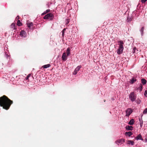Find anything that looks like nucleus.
<instances>
[{"label": "nucleus", "instance_id": "f257e3e1", "mask_svg": "<svg viewBox=\"0 0 147 147\" xmlns=\"http://www.w3.org/2000/svg\"><path fill=\"white\" fill-rule=\"evenodd\" d=\"M13 103V101L5 95L0 97V106L4 109L8 110Z\"/></svg>", "mask_w": 147, "mask_h": 147}, {"label": "nucleus", "instance_id": "f03ea898", "mask_svg": "<svg viewBox=\"0 0 147 147\" xmlns=\"http://www.w3.org/2000/svg\"><path fill=\"white\" fill-rule=\"evenodd\" d=\"M54 18L53 15L51 13H49L45 15L43 17L44 19H49L50 20H52Z\"/></svg>", "mask_w": 147, "mask_h": 147}, {"label": "nucleus", "instance_id": "7ed1b4c3", "mask_svg": "<svg viewBox=\"0 0 147 147\" xmlns=\"http://www.w3.org/2000/svg\"><path fill=\"white\" fill-rule=\"evenodd\" d=\"M129 98L132 101H134L136 99V95L134 94V92H131L129 95Z\"/></svg>", "mask_w": 147, "mask_h": 147}, {"label": "nucleus", "instance_id": "20e7f679", "mask_svg": "<svg viewBox=\"0 0 147 147\" xmlns=\"http://www.w3.org/2000/svg\"><path fill=\"white\" fill-rule=\"evenodd\" d=\"M132 110H131L130 109H128L126 111V116L129 117L131 113L132 112Z\"/></svg>", "mask_w": 147, "mask_h": 147}, {"label": "nucleus", "instance_id": "39448f33", "mask_svg": "<svg viewBox=\"0 0 147 147\" xmlns=\"http://www.w3.org/2000/svg\"><path fill=\"white\" fill-rule=\"evenodd\" d=\"M124 47H119L118 49L117 50V53L119 55L121 54L123 52Z\"/></svg>", "mask_w": 147, "mask_h": 147}, {"label": "nucleus", "instance_id": "423d86ee", "mask_svg": "<svg viewBox=\"0 0 147 147\" xmlns=\"http://www.w3.org/2000/svg\"><path fill=\"white\" fill-rule=\"evenodd\" d=\"M17 26H16L15 24L14 23H12L10 26V28L11 30L13 31L16 29Z\"/></svg>", "mask_w": 147, "mask_h": 147}, {"label": "nucleus", "instance_id": "0eeeda50", "mask_svg": "<svg viewBox=\"0 0 147 147\" xmlns=\"http://www.w3.org/2000/svg\"><path fill=\"white\" fill-rule=\"evenodd\" d=\"M67 56L66 55L65 53H63L62 58L63 60L65 61L67 60Z\"/></svg>", "mask_w": 147, "mask_h": 147}, {"label": "nucleus", "instance_id": "6e6552de", "mask_svg": "<svg viewBox=\"0 0 147 147\" xmlns=\"http://www.w3.org/2000/svg\"><path fill=\"white\" fill-rule=\"evenodd\" d=\"M125 142V139H120L116 141V143L118 144H123Z\"/></svg>", "mask_w": 147, "mask_h": 147}, {"label": "nucleus", "instance_id": "1a4fd4ad", "mask_svg": "<svg viewBox=\"0 0 147 147\" xmlns=\"http://www.w3.org/2000/svg\"><path fill=\"white\" fill-rule=\"evenodd\" d=\"M135 139L136 140H143V139L142 138V136L140 134L138 135L135 138Z\"/></svg>", "mask_w": 147, "mask_h": 147}, {"label": "nucleus", "instance_id": "9d476101", "mask_svg": "<svg viewBox=\"0 0 147 147\" xmlns=\"http://www.w3.org/2000/svg\"><path fill=\"white\" fill-rule=\"evenodd\" d=\"M118 42L119 43V47H123V45L124 44V43L122 40H119Z\"/></svg>", "mask_w": 147, "mask_h": 147}, {"label": "nucleus", "instance_id": "9b49d317", "mask_svg": "<svg viewBox=\"0 0 147 147\" xmlns=\"http://www.w3.org/2000/svg\"><path fill=\"white\" fill-rule=\"evenodd\" d=\"M125 128L127 130H132L133 127L132 126H131L127 125L125 127Z\"/></svg>", "mask_w": 147, "mask_h": 147}, {"label": "nucleus", "instance_id": "f8f14e48", "mask_svg": "<svg viewBox=\"0 0 147 147\" xmlns=\"http://www.w3.org/2000/svg\"><path fill=\"white\" fill-rule=\"evenodd\" d=\"M136 81V80L134 78H133L131 80L130 83L131 84H133L134 82H135Z\"/></svg>", "mask_w": 147, "mask_h": 147}, {"label": "nucleus", "instance_id": "ddd939ff", "mask_svg": "<svg viewBox=\"0 0 147 147\" xmlns=\"http://www.w3.org/2000/svg\"><path fill=\"white\" fill-rule=\"evenodd\" d=\"M135 121L133 119H131L130 121L129 122L128 124L130 125H133Z\"/></svg>", "mask_w": 147, "mask_h": 147}, {"label": "nucleus", "instance_id": "4468645a", "mask_svg": "<svg viewBox=\"0 0 147 147\" xmlns=\"http://www.w3.org/2000/svg\"><path fill=\"white\" fill-rule=\"evenodd\" d=\"M143 115H142L141 116V119L139 118V120L140 121V125L141 126L143 124V121L142 119V117L143 116Z\"/></svg>", "mask_w": 147, "mask_h": 147}, {"label": "nucleus", "instance_id": "2eb2a0df", "mask_svg": "<svg viewBox=\"0 0 147 147\" xmlns=\"http://www.w3.org/2000/svg\"><path fill=\"white\" fill-rule=\"evenodd\" d=\"M132 134V132L131 131L129 132H126L125 133V135L126 136H130Z\"/></svg>", "mask_w": 147, "mask_h": 147}, {"label": "nucleus", "instance_id": "dca6fc26", "mask_svg": "<svg viewBox=\"0 0 147 147\" xmlns=\"http://www.w3.org/2000/svg\"><path fill=\"white\" fill-rule=\"evenodd\" d=\"M134 142L133 141L131 140H129L127 141V144H131L132 145H133L134 144Z\"/></svg>", "mask_w": 147, "mask_h": 147}, {"label": "nucleus", "instance_id": "f3484780", "mask_svg": "<svg viewBox=\"0 0 147 147\" xmlns=\"http://www.w3.org/2000/svg\"><path fill=\"white\" fill-rule=\"evenodd\" d=\"M81 67V65H79L74 70L78 72V71L80 70V68Z\"/></svg>", "mask_w": 147, "mask_h": 147}, {"label": "nucleus", "instance_id": "a211bd4d", "mask_svg": "<svg viewBox=\"0 0 147 147\" xmlns=\"http://www.w3.org/2000/svg\"><path fill=\"white\" fill-rule=\"evenodd\" d=\"M51 66L50 64H48L46 65H45L42 66V67L44 68H47Z\"/></svg>", "mask_w": 147, "mask_h": 147}, {"label": "nucleus", "instance_id": "6ab92c4d", "mask_svg": "<svg viewBox=\"0 0 147 147\" xmlns=\"http://www.w3.org/2000/svg\"><path fill=\"white\" fill-rule=\"evenodd\" d=\"M66 53L67 56H68L70 55V49L69 48H68L67 49L66 51Z\"/></svg>", "mask_w": 147, "mask_h": 147}, {"label": "nucleus", "instance_id": "aec40b11", "mask_svg": "<svg viewBox=\"0 0 147 147\" xmlns=\"http://www.w3.org/2000/svg\"><path fill=\"white\" fill-rule=\"evenodd\" d=\"M27 26L28 27L30 28L33 25V24L32 22H30V23H27Z\"/></svg>", "mask_w": 147, "mask_h": 147}, {"label": "nucleus", "instance_id": "412c9836", "mask_svg": "<svg viewBox=\"0 0 147 147\" xmlns=\"http://www.w3.org/2000/svg\"><path fill=\"white\" fill-rule=\"evenodd\" d=\"M142 82V84L144 85L146 84V80L144 79H142L141 80Z\"/></svg>", "mask_w": 147, "mask_h": 147}, {"label": "nucleus", "instance_id": "4be33fe9", "mask_svg": "<svg viewBox=\"0 0 147 147\" xmlns=\"http://www.w3.org/2000/svg\"><path fill=\"white\" fill-rule=\"evenodd\" d=\"M142 85L141 84H140V87L138 88V89L139 90L140 92H141L142 90Z\"/></svg>", "mask_w": 147, "mask_h": 147}, {"label": "nucleus", "instance_id": "5701e85b", "mask_svg": "<svg viewBox=\"0 0 147 147\" xmlns=\"http://www.w3.org/2000/svg\"><path fill=\"white\" fill-rule=\"evenodd\" d=\"M22 24L20 20H18L17 22V25L19 26H22Z\"/></svg>", "mask_w": 147, "mask_h": 147}, {"label": "nucleus", "instance_id": "b1692460", "mask_svg": "<svg viewBox=\"0 0 147 147\" xmlns=\"http://www.w3.org/2000/svg\"><path fill=\"white\" fill-rule=\"evenodd\" d=\"M144 27H143L142 28H141L140 30V31L141 32V34L142 35H143V32H144Z\"/></svg>", "mask_w": 147, "mask_h": 147}, {"label": "nucleus", "instance_id": "393cba45", "mask_svg": "<svg viewBox=\"0 0 147 147\" xmlns=\"http://www.w3.org/2000/svg\"><path fill=\"white\" fill-rule=\"evenodd\" d=\"M25 31H22L20 33V35L22 36H24V33H25Z\"/></svg>", "mask_w": 147, "mask_h": 147}, {"label": "nucleus", "instance_id": "a878e982", "mask_svg": "<svg viewBox=\"0 0 147 147\" xmlns=\"http://www.w3.org/2000/svg\"><path fill=\"white\" fill-rule=\"evenodd\" d=\"M65 29L64 28L62 31V35L63 37L64 36V33H65Z\"/></svg>", "mask_w": 147, "mask_h": 147}, {"label": "nucleus", "instance_id": "bb28decb", "mask_svg": "<svg viewBox=\"0 0 147 147\" xmlns=\"http://www.w3.org/2000/svg\"><path fill=\"white\" fill-rule=\"evenodd\" d=\"M147 113V108L145 109L143 112L144 114H145Z\"/></svg>", "mask_w": 147, "mask_h": 147}, {"label": "nucleus", "instance_id": "cd10ccee", "mask_svg": "<svg viewBox=\"0 0 147 147\" xmlns=\"http://www.w3.org/2000/svg\"><path fill=\"white\" fill-rule=\"evenodd\" d=\"M50 11V10L49 9H47L45 11L47 13L49 12Z\"/></svg>", "mask_w": 147, "mask_h": 147}, {"label": "nucleus", "instance_id": "c85d7f7f", "mask_svg": "<svg viewBox=\"0 0 147 147\" xmlns=\"http://www.w3.org/2000/svg\"><path fill=\"white\" fill-rule=\"evenodd\" d=\"M144 95L146 96V95H147V90L145 91L144 93Z\"/></svg>", "mask_w": 147, "mask_h": 147}, {"label": "nucleus", "instance_id": "c756f323", "mask_svg": "<svg viewBox=\"0 0 147 147\" xmlns=\"http://www.w3.org/2000/svg\"><path fill=\"white\" fill-rule=\"evenodd\" d=\"M77 73H78V72L77 71H76L74 70L73 74L74 75H76L77 74Z\"/></svg>", "mask_w": 147, "mask_h": 147}, {"label": "nucleus", "instance_id": "7c9ffc66", "mask_svg": "<svg viewBox=\"0 0 147 147\" xmlns=\"http://www.w3.org/2000/svg\"><path fill=\"white\" fill-rule=\"evenodd\" d=\"M146 1L147 0H141V1L142 3H145Z\"/></svg>", "mask_w": 147, "mask_h": 147}, {"label": "nucleus", "instance_id": "2f4dec72", "mask_svg": "<svg viewBox=\"0 0 147 147\" xmlns=\"http://www.w3.org/2000/svg\"><path fill=\"white\" fill-rule=\"evenodd\" d=\"M47 13H46V12L45 11L43 13H42V15H44L45 14H46Z\"/></svg>", "mask_w": 147, "mask_h": 147}, {"label": "nucleus", "instance_id": "473e14b6", "mask_svg": "<svg viewBox=\"0 0 147 147\" xmlns=\"http://www.w3.org/2000/svg\"><path fill=\"white\" fill-rule=\"evenodd\" d=\"M16 18L18 19H19V16H17V17Z\"/></svg>", "mask_w": 147, "mask_h": 147}, {"label": "nucleus", "instance_id": "72a5a7b5", "mask_svg": "<svg viewBox=\"0 0 147 147\" xmlns=\"http://www.w3.org/2000/svg\"><path fill=\"white\" fill-rule=\"evenodd\" d=\"M30 76V75H28L27 76V79H28V78Z\"/></svg>", "mask_w": 147, "mask_h": 147}, {"label": "nucleus", "instance_id": "f704fd0d", "mask_svg": "<svg viewBox=\"0 0 147 147\" xmlns=\"http://www.w3.org/2000/svg\"><path fill=\"white\" fill-rule=\"evenodd\" d=\"M145 142H147V138H146L145 139Z\"/></svg>", "mask_w": 147, "mask_h": 147}, {"label": "nucleus", "instance_id": "c9c22d12", "mask_svg": "<svg viewBox=\"0 0 147 147\" xmlns=\"http://www.w3.org/2000/svg\"><path fill=\"white\" fill-rule=\"evenodd\" d=\"M69 23V21H67V22H66V24H68Z\"/></svg>", "mask_w": 147, "mask_h": 147}, {"label": "nucleus", "instance_id": "e433bc0d", "mask_svg": "<svg viewBox=\"0 0 147 147\" xmlns=\"http://www.w3.org/2000/svg\"><path fill=\"white\" fill-rule=\"evenodd\" d=\"M104 102H105V101H106V100H104Z\"/></svg>", "mask_w": 147, "mask_h": 147}, {"label": "nucleus", "instance_id": "4c0bfd02", "mask_svg": "<svg viewBox=\"0 0 147 147\" xmlns=\"http://www.w3.org/2000/svg\"><path fill=\"white\" fill-rule=\"evenodd\" d=\"M48 7H49V5H48Z\"/></svg>", "mask_w": 147, "mask_h": 147}]
</instances>
